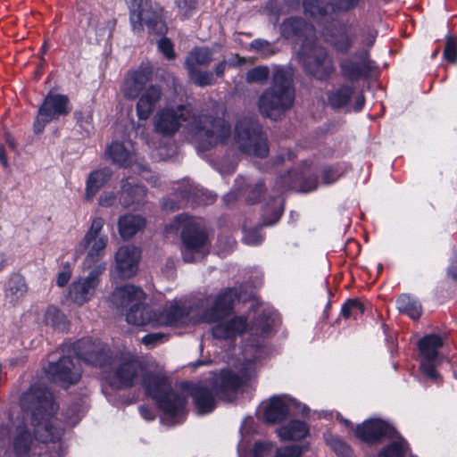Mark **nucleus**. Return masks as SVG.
<instances>
[{
    "instance_id": "obj_1",
    "label": "nucleus",
    "mask_w": 457,
    "mask_h": 457,
    "mask_svg": "<svg viewBox=\"0 0 457 457\" xmlns=\"http://www.w3.org/2000/svg\"><path fill=\"white\" fill-rule=\"evenodd\" d=\"M21 404L31 413L35 438L39 443L34 444L30 433L19 426L13 439L15 454L18 457H62L56 441L61 438L62 429L55 427L52 420L58 409L53 394L46 386L35 384L22 395Z\"/></svg>"
},
{
    "instance_id": "obj_2",
    "label": "nucleus",
    "mask_w": 457,
    "mask_h": 457,
    "mask_svg": "<svg viewBox=\"0 0 457 457\" xmlns=\"http://www.w3.org/2000/svg\"><path fill=\"white\" fill-rule=\"evenodd\" d=\"M184 124L200 138L199 146L203 151L223 142L230 133L223 119L205 111L198 112L189 104L163 107L154 117V130L162 137H172Z\"/></svg>"
},
{
    "instance_id": "obj_3",
    "label": "nucleus",
    "mask_w": 457,
    "mask_h": 457,
    "mask_svg": "<svg viewBox=\"0 0 457 457\" xmlns=\"http://www.w3.org/2000/svg\"><path fill=\"white\" fill-rule=\"evenodd\" d=\"M115 377L125 387L132 386L142 377L145 394L154 400L165 415L175 418L183 413L187 403L185 395L176 392L166 376L145 373L140 361L130 359L122 362L117 368Z\"/></svg>"
},
{
    "instance_id": "obj_4",
    "label": "nucleus",
    "mask_w": 457,
    "mask_h": 457,
    "mask_svg": "<svg viewBox=\"0 0 457 457\" xmlns=\"http://www.w3.org/2000/svg\"><path fill=\"white\" fill-rule=\"evenodd\" d=\"M295 101V88L289 72L283 68H276L270 86L259 97L258 108L262 116L277 120Z\"/></svg>"
},
{
    "instance_id": "obj_5",
    "label": "nucleus",
    "mask_w": 457,
    "mask_h": 457,
    "mask_svg": "<svg viewBox=\"0 0 457 457\" xmlns=\"http://www.w3.org/2000/svg\"><path fill=\"white\" fill-rule=\"evenodd\" d=\"M167 230L179 233L181 254L185 262H195L209 254L211 242L199 219L180 214L175 218Z\"/></svg>"
},
{
    "instance_id": "obj_6",
    "label": "nucleus",
    "mask_w": 457,
    "mask_h": 457,
    "mask_svg": "<svg viewBox=\"0 0 457 457\" xmlns=\"http://www.w3.org/2000/svg\"><path fill=\"white\" fill-rule=\"evenodd\" d=\"M244 384V380L237 373L229 370H222L215 374L207 383L194 385L190 388V395L199 413L212 412L216 407L215 396L226 399L228 393L237 391Z\"/></svg>"
},
{
    "instance_id": "obj_7",
    "label": "nucleus",
    "mask_w": 457,
    "mask_h": 457,
    "mask_svg": "<svg viewBox=\"0 0 457 457\" xmlns=\"http://www.w3.org/2000/svg\"><path fill=\"white\" fill-rule=\"evenodd\" d=\"M129 19L134 31L142 32L146 26L149 32L163 35L167 26L163 20V10L151 0H132L129 5Z\"/></svg>"
},
{
    "instance_id": "obj_8",
    "label": "nucleus",
    "mask_w": 457,
    "mask_h": 457,
    "mask_svg": "<svg viewBox=\"0 0 457 457\" xmlns=\"http://www.w3.org/2000/svg\"><path fill=\"white\" fill-rule=\"evenodd\" d=\"M235 141L245 154L264 158L269 154L267 137L254 119L245 118L237 122Z\"/></svg>"
},
{
    "instance_id": "obj_9",
    "label": "nucleus",
    "mask_w": 457,
    "mask_h": 457,
    "mask_svg": "<svg viewBox=\"0 0 457 457\" xmlns=\"http://www.w3.org/2000/svg\"><path fill=\"white\" fill-rule=\"evenodd\" d=\"M71 112V105L67 96L60 94H48L38 109L34 122V131L37 134L43 132L49 122L66 116Z\"/></svg>"
},
{
    "instance_id": "obj_10",
    "label": "nucleus",
    "mask_w": 457,
    "mask_h": 457,
    "mask_svg": "<svg viewBox=\"0 0 457 457\" xmlns=\"http://www.w3.org/2000/svg\"><path fill=\"white\" fill-rule=\"evenodd\" d=\"M302 55L306 71L314 78L326 79L334 71L331 58L328 57L324 47L307 42L303 43Z\"/></svg>"
},
{
    "instance_id": "obj_11",
    "label": "nucleus",
    "mask_w": 457,
    "mask_h": 457,
    "mask_svg": "<svg viewBox=\"0 0 457 457\" xmlns=\"http://www.w3.org/2000/svg\"><path fill=\"white\" fill-rule=\"evenodd\" d=\"M73 353L78 359L92 366H104L112 358L111 349L98 339L82 338L73 344Z\"/></svg>"
},
{
    "instance_id": "obj_12",
    "label": "nucleus",
    "mask_w": 457,
    "mask_h": 457,
    "mask_svg": "<svg viewBox=\"0 0 457 457\" xmlns=\"http://www.w3.org/2000/svg\"><path fill=\"white\" fill-rule=\"evenodd\" d=\"M104 225V220L103 218H94L89 229L82 240L84 247L88 248L87 257L84 261V266L86 268H90L94 263L103 258L104 254L108 237L102 233Z\"/></svg>"
},
{
    "instance_id": "obj_13",
    "label": "nucleus",
    "mask_w": 457,
    "mask_h": 457,
    "mask_svg": "<svg viewBox=\"0 0 457 457\" xmlns=\"http://www.w3.org/2000/svg\"><path fill=\"white\" fill-rule=\"evenodd\" d=\"M372 68V61L367 49L357 51L339 62L341 76L350 82L369 77Z\"/></svg>"
},
{
    "instance_id": "obj_14",
    "label": "nucleus",
    "mask_w": 457,
    "mask_h": 457,
    "mask_svg": "<svg viewBox=\"0 0 457 457\" xmlns=\"http://www.w3.org/2000/svg\"><path fill=\"white\" fill-rule=\"evenodd\" d=\"M104 270V265H98L87 277L73 281L69 287L70 299L80 306L90 301L100 284V277Z\"/></svg>"
},
{
    "instance_id": "obj_15",
    "label": "nucleus",
    "mask_w": 457,
    "mask_h": 457,
    "mask_svg": "<svg viewBox=\"0 0 457 457\" xmlns=\"http://www.w3.org/2000/svg\"><path fill=\"white\" fill-rule=\"evenodd\" d=\"M153 77V68L142 63L137 69L129 70L120 86V91L129 100L137 99L147 87Z\"/></svg>"
},
{
    "instance_id": "obj_16",
    "label": "nucleus",
    "mask_w": 457,
    "mask_h": 457,
    "mask_svg": "<svg viewBox=\"0 0 457 457\" xmlns=\"http://www.w3.org/2000/svg\"><path fill=\"white\" fill-rule=\"evenodd\" d=\"M443 345V337L435 334L425 336L419 341V349L422 357L420 369L428 377L433 379L438 378L436 366L439 363L438 350Z\"/></svg>"
},
{
    "instance_id": "obj_17",
    "label": "nucleus",
    "mask_w": 457,
    "mask_h": 457,
    "mask_svg": "<svg viewBox=\"0 0 457 457\" xmlns=\"http://www.w3.org/2000/svg\"><path fill=\"white\" fill-rule=\"evenodd\" d=\"M188 317L189 310L181 302H170L155 311V328L183 326L188 321Z\"/></svg>"
},
{
    "instance_id": "obj_18",
    "label": "nucleus",
    "mask_w": 457,
    "mask_h": 457,
    "mask_svg": "<svg viewBox=\"0 0 457 457\" xmlns=\"http://www.w3.org/2000/svg\"><path fill=\"white\" fill-rule=\"evenodd\" d=\"M239 299L237 288H225L220 292L212 306L204 312L207 322H215L228 316L233 310L236 301Z\"/></svg>"
},
{
    "instance_id": "obj_19",
    "label": "nucleus",
    "mask_w": 457,
    "mask_h": 457,
    "mask_svg": "<svg viewBox=\"0 0 457 457\" xmlns=\"http://www.w3.org/2000/svg\"><path fill=\"white\" fill-rule=\"evenodd\" d=\"M354 433L361 441L376 444L384 437H392L395 429L381 420H369L358 425Z\"/></svg>"
},
{
    "instance_id": "obj_20",
    "label": "nucleus",
    "mask_w": 457,
    "mask_h": 457,
    "mask_svg": "<svg viewBox=\"0 0 457 457\" xmlns=\"http://www.w3.org/2000/svg\"><path fill=\"white\" fill-rule=\"evenodd\" d=\"M46 371L54 381L68 385L76 384L81 377L80 369L70 356H62L58 361L51 362Z\"/></svg>"
},
{
    "instance_id": "obj_21",
    "label": "nucleus",
    "mask_w": 457,
    "mask_h": 457,
    "mask_svg": "<svg viewBox=\"0 0 457 457\" xmlns=\"http://www.w3.org/2000/svg\"><path fill=\"white\" fill-rule=\"evenodd\" d=\"M141 251L134 245H124L115 254L116 268L119 276L123 278H132L138 270Z\"/></svg>"
},
{
    "instance_id": "obj_22",
    "label": "nucleus",
    "mask_w": 457,
    "mask_h": 457,
    "mask_svg": "<svg viewBox=\"0 0 457 457\" xmlns=\"http://www.w3.org/2000/svg\"><path fill=\"white\" fill-rule=\"evenodd\" d=\"M145 299L144 291L133 285L116 287L111 295L112 303L118 309H130Z\"/></svg>"
},
{
    "instance_id": "obj_23",
    "label": "nucleus",
    "mask_w": 457,
    "mask_h": 457,
    "mask_svg": "<svg viewBox=\"0 0 457 457\" xmlns=\"http://www.w3.org/2000/svg\"><path fill=\"white\" fill-rule=\"evenodd\" d=\"M162 97V89L159 85H149L137 97L136 112L139 120H146L150 118Z\"/></svg>"
},
{
    "instance_id": "obj_24",
    "label": "nucleus",
    "mask_w": 457,
    "mask_h": 457,
    "mask_svg": "<svg viewBox=\"0 0 457 457\" xmlns=\"http://www.w3.org/2000/svg\"><path fill=\"white\" fill-rule=\"evenodd\" d=\"M249 330L247 318L245 316H235L231 320L215 325L212 333L218 339H233Z\"/></svg>"
},
{
    "instance_id": "obj_25",
    "label": "nucleus",
    "mask_w": 457,
    "mask_h": 457,
    "mask_svg": "<svg viewBox=\"0 0 457 457\" xmlns=\"http://www.w3.org/2000/svg\"><path fill=\"white\" fill-rule=\"evenodd\" d=\"M360 34L361 30L353 26L345 27L341 29L337 34L330 36L328 42L336 51L340 53H347Z\"/></svg>"
},
{
    "instance_id": "obj_26",
    "label": "nucleus",
    "mask_w": 457,
    "mask_h": 457,
    "mask_svg": "<svg viewBox=\"0 0 457 457\" xmlns=\"http://www.w3.org/2000/svg\"><path fill=\"white\" fill-rule=\"evenodd\" d=\"M281 32L284 37H311L314 33V28L303 19L291 17L287 19L281 25Z\"/></svg>"
},
{
    "instance_id": "obj_27",
    "label": "nucleus",
    "mask_w": 457,
    "mask_h": 457,
    "mask_svg": "<svg viewBox=\"0 0 457 457\" xmlns=\"http://www.w3.org/2000/svg\"><path fill=\"white\" fill-rule=\"evenodd\" d=\"M155 311L150 306L145 305L144 302L130 307L126 313V320L128 323L135 326H145L150 325L155 328Z\"/></svg>"
},
{
    "instance_id": "obj_28",
    "label": "nucleus",
    "mask_w": 457,
    "mask_h": 457,
    "mask_svg": "<svg viewBox=\"0 0 457 457\" xmlns=\"http://www.w3.org/2000/svg\"><path fill=\"white\" fill-rule=\"evenodd\" d=\"M277 432L282 441H298L309 435L310 428L304 421L294 420L278 428Z\"/></svg>"
},
{
    "instance_id": "obj_29",
    "label": "nucleus",
    "mask_w": 457,
    "mask_h": 457,
    "mask_svg": "<svg viewBox=\"0 0 457 457\" xmlns=\"http://www.w3.org/2000/svg\"><path fill=\"white\" fill-rule=\"evenodd\" d=\"M27 291L28 286L25 278L19 273H14L10 277L4 289L6 299L12 304L21 302Z\"/></svg>"
},
{
    "instance_id": "obj_30",
    "label": "nucleus",
    "mask_w": 457,
    "mask_h": 457,
    "mask_svg": "<svg viewBox=\"0 0 457 457\" xmlns=\"http://www.w3.org/2000/svg\"><path fill=\"white\" fill-rule=\"evenodd\" d=\"M213 54V50L207 46L194 47L185 60L186 69L194 70L200 67H208L214 59Z\"/></svg>"
},
{
    "instance_id": "obj_31",
    "label": "nucleus",
    "mask_w": 457,
    "mask_h": 457,
    "mask_svg": "<svg viewBox=\"0 0 457 457\" xmlns=\"http://www.w3.org/2000/svg\"><path fill=\"white\" fill-rule=\"evenodd\" d=\"M119 232L121 237L130 238L145 226L143 217L135 214H127L119 220Z\"/></svg>"
},
{
    "instance_id": "obj_32",
    "label": "nucleus",
    "mask_w": 457,
    "mask_h": 457,
    "mask_svg": "<svg viewBox=\"0 0 457 457\" xmlns=\"http://www.w3.org/2000/svg\"><path fill=\"white\" fill-rule=\"evenodd\" d=\"M353 93V87L341 85L337 88L328 92V104L334 110L345 108L348 105Z\"/></svg>"
},
{
    "instance_id": "obj_33",
    "label": "nucleus",
    "mask_w": 457,
    "mask_h": 457,
    "mask_svg": "<svg viewBox=\"0 0 457 457\" xmlns=\"http://www.w3.org/2000/svg\"><path fill=\"white\" fill-rule=\"evenodd\" d=\"M303 8L306 15L318 21H328L330 19V12L334 10L332 4H325L320 0H304Z\"/></svg>"
},
{
    "instance_id": "obj_34",
    "label": "nucleus",
    "mask_w": 457,
    "mask_h": 457,
    "mask_svg": "<svg viewBox=\"0 0 457 457\" xmlns=\"http://www.w3.org/2000/svg\"><path fill=\"white\" fill-rule=\"evenodd\" d=\"M274 324V313L271 311L259 309L257 316L249 325V331L253 335L262 336L268 334Z\"/></svg>"
},
{
    "instance_id": "obj_35",
    "label": "nucleus",
    "mask_w": 457,
    "mask_h": 457,
    "mask_svg": "<svg viewBox=\"0 0 457 457\" xmlns=\"http://www.w3.org/2000/svg\"><path fill=\"white\" fill-rule=\"evenodd\" d=\"M288 407L280 397H273L267 405L264 418L269 423H278L286 419Z\"/></svg>"
},
{
    "instance_id": "obj_36",
    "label": "nucleus",
    "mask_w": 457,
    "mask_h": 457,
    "mask_svg": "<svg viewBox=\"0 0 457 457\" xmlns=\"http://www.w3.org/2000/svg\"><path fill=\"white\" fill-rule=\"evenodd\" d=\"M396 306L399 312L405 313L412 320H418L422 314L420 303L408 294H402L396 299Z\"/></svg>"
},
{
    "instance_id": "obj_37",
    "label": "nucleus",
    "mask_w": 457,
    "mask_h": 457,
    "mask_svg": "<svg viewBox=\"0 0 457 457\" xmlns=\"http://www.w3.org/2000/svg\"><path fill=\"white\" fill-rule=\"evenodd\" d=\"M111 176L112 171L109 169H102L91 172L87 181V198H92L105 185Z\"/></svg>"
},
{
    "instance_id": "obj_38",
    "label": "nucleus",
    "mask_w": 457,
    "mask_h": 457,
    "mask_svg": "<svg viewBox=\"0 0 457 457\" xmlns=\"http://www.w3.org/2000/svg\"><path fill=\"white\" fill-rule=\"evenodd\" d=\"M107 153L112 162L118 163L120 166L126 167L131 162V153L121 143H112L108 147Z\"/></svg>"
},
{
    "instance_id": "obj_39",
    "label": "nucleus",
    "mask_w": 457,
    "mask_h": 457,
    "mask_svg": "<svg viewBox=\"0 0 457 457\" xmlns=\"http://www.w3.org/2000/svg\"><path fill=\"white\" fill-rule=\"evenodd\" d=\"M122 190L124 194H127L131 198L130 201L126 202V204L129 206L143 204L146 196V189L145 187L140 185H132L129 181H126L122 185Z\"/></svg>"
},
{
    "instance_id": "obj_40",
    "label": "nucleus",
    "mask_w": 457,
    "mask_h": 457,
    "mask_svg": "<svg viewBox=\"0 0 457 457\" xmlns=\"http://www.w3.org/2000/svg\"><path fill=\"white\" fill-rule=\"evenodd\" d=\"M365 311L364 304L358 299L347 300L341 309V316L345 320H357Z\"/></svg>"
},
{
    "instance_id": "obj_41",
    "label": "nucleus",
    "mask_w": 457,
    "mask_h": 457,
    "mask_svg": "<svg viewBox=\"0 0 457 457\" xmlns=\"http://www.w3.org/2000/svg\"><path fill=\"white\" fill-rule=\"evenodd\" d=\"M325 441L338 457H353L351 447L339 437L333 435H327Z\"/></svg>"
},
{
    "instance_id": "obj_42",
    "label": "nucleus",
    "mask_w": 457,
    "mask_h": 457,
    "mask_svg": "<svg viewBox=\"0 0 457 457\" xmlns=\"http://www.w3.org/2000/svg\"><path fill=\"white\" fill-rule=\"evenodd\" d=\"M44 322L54 328L63 329L65 328V316L56 307L49 306L45 312Z\"/></svg>"
},
{
    "instance_id": "obj_43",
    "label": "nucleus",
    "mask_w": 457,
    "mask_h": 457,
    "mask_svg": "<svg viewBox=\"0 0 457 457\" xmlns=\"http://www.w3.org/2000/svg\"><path fill=\"white\" fill-rule=\"evenodd\" d=\"M190 79L198 87H204L215 84L216 80L211 71L200 69L187 70Z\"/></svg>"
},
{
    "instance_id": "obj_44",
    "label": "nucleus",
    "mask_w": 457,
    "mask_h": 457,
    "mask_svg": "<svg viewBox=\"0 0 457 457\" xmlns=\"http://www.w3.org/2000/svg\"><path fill=\"white\" fill-rule=\"evenodd\" d=\"M270 76V70L267 66H257L249 70L245 79L248 83H264Z\"/></svg>"
},
{
    "instance_id": "obj_45",
    "label": "nucleus",
    "mask_w": 457,
    "mask_h": 457,
    "mask_svg": "<svg viewBox=\"0 0 457 457\" xmlns=\"http://www.w3.org/2000/svg\"><path fill=\"white\" fill-rule=\"evenodd\" d=\"M404 445L403 440L393 442L384 448L378 457H403L405 453Z\"/></svg>"
},
{
    "instance_id": "obj_46",
    "label": "nucleus",
    "mask_w": 457,
    "mask_h": 457,
    "mask_svg": "<svg viewBox=\"0 0 457 457\" xmlns=\"http://www.w3.org/2000/svg\"><path fill=\"white\" fill-rule=\"evenodd\" d=\"M443 55L448 62H457V41L453 37H449L446 38Z\"/></svg>"
},
{
    "instance_id": "obj_47",
    "label": "nucleus",
    "mask_w": 457,
    "mask_h": 457,
    "mask_svg": "<svg viewBox=\"0 0 457 457\" xmlns=\"http://www.w3.org/2000/svg\"><path fill=\"white\" fill-rule=\"evenodd\" d=\"M158 49L168 60L176 57L173 43L168 37H162L158 41Z\"/></svg>"
},
{
    "instance_id": "obj_48",
    "label": "nucleus",
    "mask_w": 457,
    "mask_h": 457,
    "mask_svg": "<svg viewBox=\"0 0 457 457\" xmlns=\"http://www.w3.org/2000/svg\"><path fill=\"white\" fill-rule=\"evenodd\" d=\"M175 4L180 14L189 17L196 8L197 0H175Z\"/></svg>"
},
{
    "instance_id": "obj_49",
    "label": "nucleus",
    "mask_w": 457,
    "mask_h": 457,
    "mask_svg": "<svg viewBox=\"0 0 457 457\" xmlns=\"http://www.w3.org/2000/svg\"><path fill=\"white\" fill-rule=\"evenodd\" d=\"M164 338L165 335L162 333H150L145 335L141 341L145 345L152 348L162 343Z\"/></svg>"
},
{
    "instance_id": "obj_50",
    "label": "nucleus",
    "mask_w": 457,
    "mask_h": 457,
    "mask_svg": "<svg viewBox=\"0 0 457 457\" xmlns=\"http://www.w3.org/2000/svg\"><path fill=\"white\" fill-rule=\"evenodd\" d=\"M320 176L325 184L334 183L338 179L337 171L331 167H325Z\"/></svg>"
},
{
    "instance_id": "obj_51",
    "label": "nucleus",
    "mask_w": 457,
    "mask_h": 457,
    "mask_svg": "<svg viewBox=\"0 0 457 457\" xmlns=\"http://www.w3.org/2000/svg\"><path fill=\"white\" fill-rule=\"evenodd\" d=\"M251 49L265 54L270 47V43L268 41L262 39H255L250 44Z\"/></svg>"
},
{
    "instance_id": "obj_52",
    "label": "nucleus",
    "mask_w": 457,
    "mask_h": 457,
    "mask_svg": "<svg viewBox=\"0 0 457 457\" xmlns=\"http://www.w3.org/2000/svg\"><path fill=\"white\" fill-rule=\"evenodd\" d=\"M360 0H336L335 5L338 10L348 11L355 7Z\"/></svg>"
},
{
    "instance_id": "obj_53",
    "label": "nucleus",
    "mask_w": 457,
    "mask_h": 457,
    "mask_svg": "<svg viewBox=\"0 0 457 457\" xmlns=\"http://www.w3.org/2000/svg\"><path fill=\"white\" fill-rule=\"evenodd\" d=\"M245 241L249 245H257L262 241V237L256 231L248 232L245 236Z\"/></svg>"
},
{
    "instance_id": "obj_54",
    "label": "nucleus",
    "mask_w": 457,
    "mask_h": 457,
    "mask_svg": "<svg viewBox=\"0 0 457 457\" xmlns=\"http://www.w3.org/2000/svg\"><path fill=\"white\" fill-rule=\"evenodd\" d=\"M376 37H377L376 31L370 30L367 33V35L361 39L362 45L364 46V47H366L365 49H367L369 51V48H370L373 46Z\"/></svg>"
},
{
    "instance_id": "obj_55",
    "label": "nucleus",
    "mask_w": 457,
    "mask_h": 457,
    "mask_svg": "<svg viewBox=\"0 0 457 457\" xmlns=\"http://www.w3.org/2000/svg\"><path fill=\"white\" fill-rule=\"evenodd\" d=\"M317 187V179L309 178L305 179L300 186V188L303 192H309L314 190Z\"/></svg>"
},
{
    "instance_id": "obj_56",
    "label": "nucleus",
    "mask_w": 457,
    "mask_h": 457,
    "mask_svg": "<svg viewBox=\"0 0 457 457\" xmlns=\"http://www.w3.org/2000/svg\"><path fill=\"white\" fill-rule=\"evenodd\" d=\"M71 271L60 272L57 276L56 283L59 287H63L66 286L71 278Z\"/></svg>"
},
{
    "instance_id": "obj_57",
    "label": "nucleus",
    "mask_w": 457,
    "mask_h": 457,
    "mask_svg": "<svg viewBox=\"0 0 457 457\" xmlns=\"http://www.w3.org/2000/svg\"><path fill=\"white\" fill-rule=\"evenodd\" d=\"M227 68V60L225 57L214 67V73L218 78L224 76Z\"/></svg>"
},
{
    "instance_id": "obj_58",
    "label": "nucleus",
    "mask_w": 457,
    "mask_h": 457,
    "mask_svg": "<svg viewBox=\"0 0 457 457\" xmlns=\"http://www.w3.org/2000/svg\"><path fill=\"white\" fill-rule=\"evenodd\" d=\"M139 412L141 416L146 420H153L155 418L153 410L147 406H141L139 408Z\"/></svg>"
},
{
    "instance_id": "obj_59",
    "label": "nucleus",
    "mask_w": 457,
    "mask_h": 457,
    "mask_svg": "<svg viewBox=\"0 0 457 457\" xmlns=\"http://www.w3.org/2000/svg\"><path fill=\"white\" fill-rule=\"evenodd\" d=\"M115 201V196L113 194L101 195L99 199V204L104 207H108L112 205Z\"/></svg>"
},
{
    "instance_id": "obj_60",
    "label": "nucleus",
    "mask_w": 457,
    "mask_h": 457,
    "mask_svg": "<svg viewBox=\"0 0 457 457\" xmlns=\"http://www.w3.org/2000/svg\"><path fill=\"white\" fill-rule=\"evenodd\" d=\"M4 140L8 145V147L11 150H12V151L17 150V144H16L15 138L11 133H9L7 131L4 132Z\"/></svg>"
},
{
    "instance_id": "obj_61",
    "label": "nucleus",
    "mask_w": 457,
    "mask_h": 457,
    "mask_svg": "<svg viewBox=\"0 0 457 457\" xmlns=\"http://www.w3.org/2000/svg\"><path fill=\"white\" fill-rule=\"evenodd\" d=\"M266 450L264 444L257 442L253 446V456L263 457V452Z\"/></svg>"
},
{
    "instance_id": "obj_62",
    "label": "nucleus",
    "mask_w": 457,
    "mask_h": 457,
    "mask_svg": "<svg viewBox=\"0 0 457 457\" xmlns=\"http://www.w3.org/2000/svg\"><path fill=\"white\" fill-rule=\"evenodd\" d=\"M364 104H365L364 96L361 94L358 95L355 99V103H354V111L360 112L363 108Z\"/></svg>"
},
{
    "instance_id": "obj_63",
    "label": "nucleus",
    "mask_w": 457,
    "mask_h": 457,
    "mask_svg": "<svg viewBox=\"0 0 457 457\" xmlns=\"http://www.w3.org/2000/svg\"><path fill=\"white\" fill-rule=\"evenodd\" d=\"M0 162L4 168H7L9 166L8 159L5 154L4 146L2 143H0Z\"/></svg>"
},
{
    "instance_id": "obj_64",
    "label": "nucleus",
    "mask_w": 457,
    "mask_h": 457,
    "mask_svg": "<svg viewBox=\"0 0 457 457\" xmlns=\"http://www.w3.org/2000/svg\"><path fill=\"white\" fill-rule=\"evenodd\" d=\"M163 208L169 209L170 211H175L180 208V205L175 203H172L171 200H166L163 202Z\"/></svg>"
}]
</instances>
